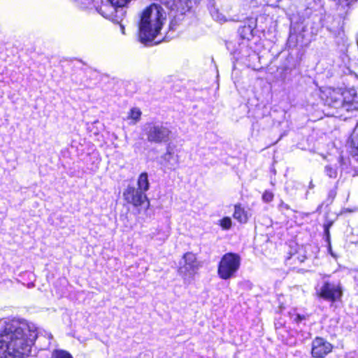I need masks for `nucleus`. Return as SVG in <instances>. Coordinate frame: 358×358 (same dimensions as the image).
Returning a JSON list of instances; mask_svg holds the SVG:
<instances>
[{
	"mask_svg": "<svg viewBox=\"0 0 358 358\" xmlns=\"http://www.w3.org/2000/svg\"><path fill=\"white\" fill-rule=\"evenodd\" d=\"M327 98L331 100V103H335L342 101V92L341 89H329L327 91Z\"/></svg>",
	"mask_w": 358,
	"mask_h": 358,
	"instance_id": "obj_12",
	"label": "nucleus"
},
{
	"mask_svg": "<svg viewBox=\"0 0 358 358\" xmlns=\"http://www.w3.org/2000/svg\"><path fill=\"white\" fill-rule=\"evenodd\" d=\"M166 20L164 8L159 4L152 3L140 14L138 38L144 44L152 42L159 34Z\"/></svg>",
	"mask_w": 358,
	"mask_h": 358,
	"instance_id": "obj_2",
	"label": "nucleus"
},
{
	"mask_svg": "<svg viewBox=\"0 0 358 358\" xmlns=\"http://www.w3.org/2000/svg\"><path fill=\"white\" fill-rule=\"evenodd\" d=\"M335 4L336 11L338 15L345 17L351 7L353 4H355L358 0H332Z\"/></svg>",
	"mask_w": 358,
	"mask_h": 358,
	"instance_id": "obj_9",
	"label": "nucleus"
},
{
	"mask_svg": "<svg viewBox=\"0 0 358 358\" xmlns=\"http://www.w3.org/2000/svg\"><path fill=\"white\" fill-rule=\"evenodd\" d=\"M142 113L138 108H132L130 109L127 118L132 121V124H135L140 121Z\"/></svg>",
	"mask_w": 358,
	"mask_h": 358,
	"instance_id": "obj_14",
	"label": "nucleus"
},
{
	"mask_svg": "<svg viewBox=\"0 0 358 358\" xmlns=\"http://www.w3.org/2000/svg\"><path fill=\"white\" fill-rule=\"evenodd\" d=\"M146 135L149 142L162 143L169 140L171 131L168 127L162 124H149Z\"/></svg>",
	"mask_w": 358,
	"mask_h": 358,
	"instance_id": "obj_5",
	"label": "nucleus"
},
{
	"mask_svg": "<svg viewBox=\"0 0 358 358\" xmlns=\"http://www.w3.org/2000/svg\"><path fill=\"white\" fill-rule=\"evenodd\" d=\"M168 157H171V154L170 152H169V153H167V154L166 155V159H168Z\"/></svg>",
	"mask_w": 358,
	"mask_h": 358,
	"instance_id": "obj_22",
	"label": "nucleus"
},
{
	"mask_svg": "<svg viewBox=\"0 0 358 358\" xmlns=\"http://www.w3.org/2000/svg\"><path fill=\"white\" fill-rule=\"evenodd\" d=\"M120 28H121L122 32L124 34V27L121 25V26H120Z\"/></svg>",
	"mask_w": 358,
	"mask_h": 358,
	"instance_id": "obj_24",
	"label": "nucleus"
},
{
	"mask_svg": "<svg viewBox=\"0 0 358 358\" xmlns=\"http://www.w3.org/2000/svg\"><path fill=\"white\" fill-rule=\"evenodd\" d=\"M304 318H305L304 316H301L300 315H298L296 316V318L295 319V321L299 322L301 321L302 320H304Z\"/></svg>",
	"mask_w": 358,
	"mask_h": 358,
	"instance_id": "obj_21",
	"label": "nucleus"
},
{
	"mask_svg": "<svg viewBox=\"0 0 358 358\" xmlns=\"http://www.w3.org/2000/svg\"><path fill=\"white\" fill-rule=\"evenodd\" d=\"M124 200L135 207L141 206L145 202L148 203L146 194L134 187L129 186L123 193Z\"/></svg>",
	"mask_w": 358,
	"mask_h": 358,
	"instance_id": "obj_6",
	"label": "nucleus"
},
{
	"mask_svg": "<svg viewBox=\"0 0 358 358\" xmlns=\"http://www.w3.org/2000/svg\"><path fill=\"white\" fill-rule=\"evenodd\" d=\"M33 323L12 320L0 330V358H24L31 352L37 338Z\"/></svg>",
	"mask_w": 358,
	"mask_h": 358,
	"instance_id": "obj_1",
	"label": "nucleus"
},
{
	"mask_svg": "<svg viewBox=\"0 0 358 358\" xmlns=\"http://www.w3.org/2000/svg\"><path fill=\"white\" fill-rule=\"evenodd\" d=\"M137 185L139 190H141L145 194V192L149 189L150 183L148 180V176L147 173H142L138 178Z\"/></svg>",
	"mask_w": 358,
	"mask_h": 358,
	"instance_id": "obj_10",
	"label": "nucleus"
},
{
	"mask_svg": "<svg viewBox=\"0 0 358 358\" xmlns=\"http://www.w3.org/2000/svg\"><path fill=\"white\" fill-rule=\"evenodd\" d=\"M310 188H313L314 187V185L313 184V182L311 181L309 185Z\"/></svg>",
	"mask_w": 358,
	"mask_h": 358,
	"instance_id": "obj_23",
	"label": "nucleus"
},
{
	"mask_svg": "<svg viewBox=\"0 0 358 358\" xmlns=\"http://www.w3.org/2000/svg\"><path fill=\"white\" fill-rule=\"evenodd\" d=\"M234 208V219L241 223H245L248 221V216L244 209L240 205H236Z\"/></svg>",
	"mask_w": 358,
	"mask_h": 358,
	"instance_id": "obj_13",
	"label": "nucleus"
},
{
	"mask_svg": "<svg viewBox=\"0 0 358 358\" xmlns=\"http://www.w3.org/2000/svg\"><path fill=\"white\" fill-rule=\"evenodd\" d=\"M200 266V263L194 253L188 252L183 255L179 262L178 272L185 285H190L194 281Z\"/></svg>",
	"mask_w": 358,
	"mask_h": 358,
	"instance_id": "obj_3",
	"label": "nucleus"
},
{
	"mask_svg": "<svg viewBox=\"0 0 358 358\" xmlns=\"http://www.w3.org/2000/svg\"><path fill=\"white\" fill-rule=\"evenodd\" d=\"M342 295L341 288L329 282L324 283L320 289L319 296L326 300L335 301Z\"/></svg>",
	"mask_w": 358,
	"mask_h": 358,
	"instance_id": "obj_8",
	"label": "nucleus"
},
{
	"mask_svg": "<svg viewBox=\"0 0 358 358\" xmlns=\"http://www.w3.org/2000/svg\"><path fill=\"white\" fill-rule=\"evenodd\" d=\"M336 194H337L336 187L331 189L329 192V198L331 200V201H332L334 200V199L336 197Z\"/></svg>",
	"mask_w": 358,
	"mask_h": 358,
	"instance_id": "obj_20",
	"label": "nucleus"
},
{
	"mask_svg": "<svg viewBox=\"0 0 358 358\" xmlns=\"http://www.w3.org/2000/svg\"><path fill=\"white\" fill-rule=\"evenodd\" d=\"M50 358H73V357L65 350H55L52 351Z\"/></svg>",
	"mask_w": 358,
	"mask_h": 358,
	"instance_id": "obj_15",
	"label": "nucleus"
},
{
	"mask_svg": "<svg viewBox=\"0 0 358 358\" xmlns=\"http://www.w3.org/2000/svg\"><path fill=\"white\" fill-rule=\"evenodd\" d=\"M220 224L223 229H229L231 227V220L228 217H225L220 220Z\"/></svg>",
	"mask_w": 358,
	"mask_h": 358,
	"instance_id": "obj_17",
	"label": "nucleus"
},
{
	"mask_svg": "<svg viewBox=\"0 0 358 358\" xmlns=\"http://www.w3.org/2000/svg\"><path fill=\"white\" fill-rule=\"evenodd\" d=\"M326 174L331 178H336L337 176V170L336 167L327 165L324 167Z\"/></svg>",
	"mask_w": 358,
	"mask_h": 358,
	"instance_id": "obj_16",
	"label": "nucleus"
},
{
	"mask_svg": "<svg viewBox=\"0 0 358 358\" xmlns=\"http://www.w3.org/2000/svg\"><path fill=\"white\" fill-rule=\"evenodd\" d=\"M131 0H108L112 6L115 7H123L126 6Z\"/></svg>",
	"mask_w": 358,
	"mask_h": 358,
	"instance_id": "obj_18",
	"label": "nucleus"
},
{
	"mask_svg": "<svg viewBox=\"0 0 358 358\" xmlns=\"http://www.w3.org/2000/svg\"><path fill=\"white\" fill-rule=\"evenodd\" d=\"M262 199L266 202H270L273 199V194L270 192L266 191L262 195Z\"/></svg>",
	"mask_w": 358,
	"mask_h": 358,
	"instance_id": "obj_19",
	"label": "nucleus"
},
{
	"mask_svg": "<svg viewBox=\"0 0 358 358\" xmlns=\"http://www.w3.org/2000/svg\"><path fill=\"white\" fill-rule=\"evenodd\" d=\"M241 266V257L235 253H227L221 259L217 273L223 280L234 278Z\"/></svg>",
	"mask_w": 358,
	"mask_h": 358,
	"instance_id": "obj_4",
	"label": "nucleus"
},
{
	"mask_svg": "<svg viewBox=\"0 0 358 358\" xmlns=\"http://www.w3.org/2000/svg\"><path fill=\"white\" fill-rule=\"evenodd\" d=\"M331 350V344L322 338L317 337L312 342L311 354L315 358H323Z\"/></svg>",
	"mask_w": 358,
	"mask_h": 358,
	"instance_id": "obj_7",
	"label": "nucleus"
},
{
	"mask_svg": "<svg viewBox=\"0 0 358 358\" xmlns=\"http://www.w3.org/2000/svg\"><path fill=\"white\" fill-rule=\"evenodd\" d=\"M350 154L358 162V134H352L350 141Z\"/></svg>",
	"mask_w": 358,
	"mask_h": 358,
	"instance_id": "obj_11",
	"label": "nucleus"
}]
</instances>
